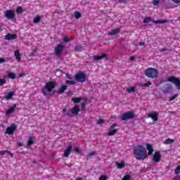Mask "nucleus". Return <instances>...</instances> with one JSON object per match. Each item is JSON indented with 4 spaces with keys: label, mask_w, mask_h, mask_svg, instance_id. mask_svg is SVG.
<instances>
[{
    "label": "nucleus",
    "mask_w": 180,
    "mask_h": 180,
    "mask_svg": "<svg viewBox=\"0 0 180 180\" xmlns=\"http://www.w3.org/2000/svg\"><path fill=\"white\" fill-rule=\"evenodd\" d=\"M148 117H150L153 122L158 121V113L153 112V113H149L148 115Z\"/></svg>",
    "instance_id": "17"
},
{
    "label": "nucleus",
    "mask_w": 180,
    "mask_h": 180,
    "mask_svg": "<svg viewBox=\"0 0 180 180\" xmlns=\"http://www.w3.org/2000/svg\"><path fill=\"white\" fill-rule=\"evenodd\" d=\"M174 4H180V0H172Z\"/></svg>",
    "instance_id": "55"
},
{
    "label": "nucleus",
    "mask_w": 180,
    "mask_h": 180,
    "mask_svg": "<svg viewBox=\"0 0 180 180\" xmlns=\"http://www.w3.org/2000/svg\"><path fill=\"white\" fill-rule=\"evenodd\" d=\"M95 154H96V151H93V152L89 153V155L91 157L92 155H95Z\"/></svg>",
    "instance_id": "54"
},
{
    "label": "nucleus",
    "mask_w": 180,
    "mask_h": 180,
    "mask_svg": "<svg viewBox=\"0 0 180 180\" xmlns=\"http://www.w3.org/2000/svg\"><path fill=\"white\" fill-rule=\"evenodd\" d=\"M174 173L178 175V174H180V165L175 169Z\"/></svg>",
    "instance_id": "40"
},
{
    "label": "nucleus",
    "mask_w": 180,
    "mask_h": 180,
    "mask_svg": "<svg viewBox=\"0 0 180 180\" xmlns=\"http://www.w3.org/2000/svg\"><path fill=\"white\" fill-rule=\"evenodd\" d=\"M24 75H25V73H20V74L18 75V77H19V78H22V77H24Z\"/></svg>",
    "instance_id": "58"
},
{
    "label": "nucleus",
    "mask_w": 180,
    "mask_h": 180,
    "mask_svg": "<svg viewBox=\"0 0 180 180\" xmlns=\"http://www.w3.org/2000/svg\"><path fill=\"white\" fill-rule=\"evenodd\" d=\"M75 78L77 82L82 83L86 81V75L83 72H79V73L76 74Z\"/></svg>",
    "instance_id": "5"
},
{
    "label": "nucleus",
    "mask_w": 180,
    "mask_h": 180,
    "mask_svg": "<svg viewBox=\"0 0 180 180\" xmlns=\"http://www.w3.org/2000/svg\"><path fill=\"white\" fill-rule=\"evenodd\" d=\"M14 56L17 60V61H20V51L19 50H17L14 52Z\"/></svg>",
    "instance_id": "21"
},
{
    "label": "nucleus",
    "mask_w": 180,
    "mask_h": 180,
    "mask_svg": "<svg viewBox=\"0 0 180 180\" xmlns=\"http://www.w3.org/2000/svg\"><path fill=\"white\" fill-rule=\"evenodd\" d=\"M175 142V140L171 139H167L165 141V144H172Z\"/></svg>",
    "instance_id": "28"
},
{
    "label": "nucleus",
    "mask_w": 180,
    "mask_h": 180,
    "mask_svg": "<svg viewBox=\"0 0 180 180\" xmlns=\"http://www.w3.org/2000/svg\"><path fill=\"white\" fill-rule=\"evenodd\" d=\"M63 50H64V45L59 44L56 46L54 51L55 56H60L61 53H63Z\"/></svg>",
    "instance_id": "7"
},
{
    "label": "nucleus",
    "mask_w": 180,
    "mask_h": 180,
    "mask_svg": "<svg viewBox=\"0 0 180 180\" xmlns=\"http://www.w3.org/2000/svg\"><path fill=\"white\" fill-rule=\"evenodd\" d=\"M134 154L136 160L143 161L147 158V149L141 145H138L134 147Z\"/></svg>",
    "instance_id": "1"
},
{
    "label": "nucleus",
    "mask_w": 180,
    "mask_h": 180,
    "mask_svg": "<svg viewBox=\"0 0 180 180\" xmlns=\"http://www.w3.org/2000/svg\"><path fill=\"white\" fill-rule=\"evenodd\" d=\"M144 74L148 78H151V79H155V78H158L160 72L157 69L154 68H148L145 70Z\"/></svg>",
    "instance_id": "3"
},
{
    "label": "nucleus",
    "mask_w": 180,
    "mask_h": 180,
    "mask_svg": "<svg viewBox=\"0 0 180 180\" xmlns=\"http://www.w3.org/2000/svg\"><path fill=\"white\" fill-rule=\"evenodd\" d=\"M167 82H172L177 89H180V79L175 76H172L167 78Z\"/></svg>",
    "instance_id": "6"
},
{
    "label": "nucleus",
    "mask_w": 180,
    "mask_h": 180,
    "mask_svg": "<svg viewBox=\"0 0 180 180\" xmlns=\"http://www.w3.org/2000/svg\"><path fill=\"white\" fill-rule=\"evenodd\" d=\"M146 148L148 150V155H151L154 153V149L153 148V145L150 143L146 144Z\"/></svg>",
    "instance_id": "19"
},
{
    "label": "nucleus",
    "mask_w": 180,
    "mask_h": 180,
    "mask_svg": "<svg viewBox=\"0 0 180 180\" xmlns=\"http://www.w3.org/2000/svg\"><path fill=\"white\" fill-rule=\"evenodd\" d=\"M160 51H161V53H164L165 51H171V50H169L167 47L161 49Z\"/></svg>",
    "instance_id": "44"
},
{
    "label": "nucleus",
    "mask_w": 180,
    "mask_h": 180,
    "mask_svg": "<svg viewBox=\"0 0 180 180\" xmlns=\"http://www.w3.org/2000/svg\"><path fill=\"white\" fill-rule=\"evenodd\" d=\"M15 109H16V104H14L13 106L10 107L7 111L6 112V116H9V115H12L13 112H15Z\"/></svg>",
    "instance_id": "16"
},
{
    "label": "nucleus",
    "mask_w": 180,
    "mask_h": 180,
    "mask_svg": "<svg viewBox=\"0 0 180 180\" xmlns=\"http://www.w3.org/2000/svg\"><path fill=\"white\" fill-rule=\"evenodd\" d=\"M72 101L75 103H79V102H81V98L74 97V98H72Z\"/></svg>",
    "instance_id": "33"
},
{
    "label": "nucleus",
    "mask_w": 180,
    "mask_h": 180,
    "mask_svg": "<svg viewBox=\"0 0 180 180\" xmlns=\"http://www.w3.org/2000/svg\"><path fill=\"white\" fill-rule=\"evenodd\" d=\"M71 94H72V91H68V92H67V94H68V95H71Z\"/></svg>",
    "instance_id": "61"
},
{
    "label": "nucleus",
    "mask_w": 180,
    "mask_h": 180,
    "mask_svg": "<svg viewBox=\"0 0 180 180\" xmlns=\"http://www.w3.org/2000/svg\"><path fill=\"white\" fill-rule=\"evenodd\" d=\"M162 92H164V94H168V92H171V87H170V86L163 89Z\"/></svg>",
    "instance_id": "35"
},
{
    "label": "nucleus",
    "mask_w": 180,
    "mask_h": 180,
    "mask_svg": "<svg viewBox=\"0 0 180 180\" xmlns=\"http://www.w3.org/2000/svg\"><path fill=\"white\" fill-rule=\"evenodd\" d=\"M122 180H131V177H130L129 175H125V176L123 177Z\"/></svg>",
    "instance_id": "43"
},
{
    "label": "nucleus",
    "mask_w": 180,
    "mask_h": 180,
    "mask_svg": "<svg viewBox=\"0 0 180 180\" xmlns=\"http://www.w3.org/2000/svg\"><path fill=\"white\" fill-rule=\"evenodd\" d=\"M117 167L120 169H122V168H124V162H117Z\"/></svg>",
    "instance_id": "29"
},
{
    "label": "nucleus",
    "mask_w": 180,
    "mask_h": 180,
    "mask_svg": "<svg viewBox=\"0 0 180 180\" xmlns=\"http://www.w3.org/2000/svg\"><path fill=\"white\" fill-rule=\"evenodd\" d=\"M66 77L68 78V79H72L71 77L70 76V75H66Z\"/></svg>",
    "instance_id": "60"
},
{
    "label": "nucleus",
    "mask_w": 180,
    "mask_h": 180,
    "mask_svg": "<svg viewBox=\"0 0 180 180\" xmlns=\"http://www.w3.org/2000/svg\"><path fill=\"white\" fill-rule=\"evenodd\" d=\"M15 95L14 91H9L6 96H4V99L6 101H11V99H13V96Z\"/></svg>",
    "instance_id": "18"
},
{
    "label": "nucleus",
    "mask_w": 180,
    "mask_h": 180,
    "mask_svg": "<svg viewBox=\"0 0 180 180\" xmlns=\"http://www.w3.org/2000/svg\"><path fill=\"white\" fill-rule=\"evenodd\" d=\"M63 41H65V43H68V41H70V38L68 37H65L63 38Z\"/></svg>",
    "instance_id": "49"
},
{
    "label": "nucleus",
    "mask_w": 180,
    "mask_h": 180,
    "mask_svg": "<svg viewBox=\"0 0 180 180\" xmlns=\"http://www.w3.org/2000/svg\"><path fill=\"white\" fill-rule=\"evenodd\" d=\"M120 32V28H115L112 30L110 32L108 33L110 36H114L115 34H117Z\"/></svg>",
    "instance_id": "20"
},
{
    "label": "nucleus",
    "mask_w": 180,
    "mask_h": 180,
    "mask_svg": "<svg viewBox=\"0 0 180 180\" xmlns=\"http://www.w3.org/2000/svg\"><path fill=\"white\" fill-rule=\"evenodd\" d=\"M160 4V0H153V5L157 6Z\"/></svg>",
    "instance_id": "50"
},
{
    "label": "nucleus",
    "mask_w": 180,
    "mask_h": 180,
    "mask_svg": "<svg viewBox=\"0 0 180 180\" xmlns=\"http://www.w3.org/2000/svg\"><path fill=\"white\" fill-rule=\"evenodd\" d=\"M68 86L67 85H63L60 89H59L57 91H53V94H58L59 95H62V94H64L65 91H67V89Z\"/></svg>",
    "instance_id": "13"
},
{
    "label": "nucleus",
    "mask_w": 180,
    "mask_h": 180,
    "mask_svg": "<svg viewBox=\"0 0 180 180\" xmlns=\"http://www.w3.org/2000/svg\"><path fill=\"white\" fill-rule=\"evenodd\" d=\"M75 18H76V19H79V18H81V13L76 11L75 13Z\"/></svg>",
    "instance_id": "39"
},
{
    "label": "nucleus",
    "mask_w": 180,
    "mask_h": 180,
    "mask_svg": "<svg viewBox=\"0 0 180 180\" xmlns=\"http://www.w3.org/2000/svg\"><path fill=\"white\" fill-rule=\"evenodd\" d=\"M19 147H22V143H18Z\"/></svg>",
    "instance_id": "64"
},
{
    "label": "nucleus",
    "mask_w": 180,
    "mask_h": 180,
    "mask_svg": "<svg viewBox=\"0 0 180 180\" xmlns=\"http://www.w3.org/2000/svg\"><path fill=\"white\" fill-rule=\"evenodd\" d=\"M153 83L151 82H148L147 83L141 84H139V86L141 88H148V86H151Z\"/></svg>",
    "instance_id": "23"
},
{
    "label": "nucleus",
    "mask_w": 180,
    "mask_h": 180,
    "mask_svg": "<svg viewBox=\"0 0 180 180\" xmlns=\"http://www.w3.org/2000/svg\"><path fill=\"white\" fill-rule=\"evenodd\" d=\"M18 38V35L16 34H7L5 36L6 40H15Z\"/></svg>",
    "instance_id": "15"
},
{
    "label": "nucleus",
    "mask_w": 180,
    "mask_h": 180,
    "mask_svg": "<svg viewBox=\"0 0 180 180\" xmlns=\"http://www.w3.org/2000/svg\"><path fill=\"white\" fill-rule=\"evenodd\" d=\"M83 49H84V47L81 45H76L75 49V51H82V50Z\"/></svg>",
    "instance_id": "32"
},
{
    "label": "nucleus",
    "mask_w": 180,
    "mask_h": 180,
    "mask_svg": "<svg viewBox=\"0 0 180 180\" xmlns=\"http://www.w3.org/2000/svg\"><path fill=\"white\" fill-rule=\"evenodd\" d=\"M128 0H118V4H127Z\"/></svg>",
    "instance_id": "48"
},
{
    "label": "nucleus",
    "mask_w": 180,
    "mask_h": 180,
    "mask_svg": "<svg viewBox=\"0 0 180 180\" xmlns=\"http://www.w3.org/2000/svg\"><path fill=\"white\" fill-rule=\"evenodd\" d=\"M150 20H151V18H146L145 19H143V23H148Z\"/></svg>",
    "instance_id": "46"
},
{
    "label": "nucleus",
    "mask_w": 180,
    "mask_h": 180,
    "mask_svg": "<svg viewBox=\"0 0 180 180\" xmlns=\"http://www.w3.org/2000/svg\"><path fill=\"white\" fill-rule=\"evenodd\" d=\"M103 58L108 60V54L106 53H102L99 56H94L93 57L94 61H99V60H103Z\"/></svg>",
    "instance_id": "9"
},
{
    "label": "nucleus",
    "mask_w": 180,
    "mask_h": 180,
    "mask_svg": "<svg viewBox=\"0 0 180 180\" xmlns=\"http://www.w3.org/2000/svg\"><path fill=\"white\" fill-rule=\"evenodd\" d=\"M136 59V57L134 56H130V61H133Z\"/></svg>",
    "instance_id": "57"
},
{
    "label": "nucleus",
    "mask_w": 180,
    "mask_h": 180,
    "mask_svg": "<svg viewBox=\"0 0 180 180\" xmlns=\"http://www.w3.org/2000/svg\"><path fill=\"white\" fill-rule=\"evenodd\" d=\"M65 84H68L69 85H75L76 82L74 80H66Z\"/></svg>",
    "instance_id": "36"
},
{
    "label": "nucleus",
    "mask_w": 180,
    "mask_h": 180,
    "mask_svg": "<svg viewBox=\"0 0 180 180\" xmlns=\"http://www.w3.org/2000/svg\"><path fill=\"white\" fill-rule=\"evenodd\" d=\"M34 144V140L33 139V137H30L28 141H27V146L32 147Z\"/></svg>",
    "instance_id": "24"
},
{
    "label": "nucleus",
    "mask_w": 180,
    "mask_h": 180,
    "mask_svg": "<svg viewBox=\"0 0 180 180\" xmlns=\"http://www.w3.org/2000/svg\"><path fill=\"white\" fill-rule=\"evenodd\" d=\"M74 151H76V153H78V154H81V150L79 149V148H75Z\"/></svg>",
    "instance_id": "51"
},
{
    "label": "nucleus",
    "mask_w": 180,
    "mask_h": 180,
    "mask_svg": "<svg viewBox=\"0 0 180 180\" xmlns=\"http://www.w3.org/2000/svg\"><path fill=\"white\" fill-rule=\"evenodd\" d=\"M127 91L129 94H131V92H136V87L131 86L130 88L127 89Z\"/></svg>",
    "instance_id": "31"
},
{
    "label": "nucleus",
    "mask_w": 180,
    "mask_h": 180,
    "mask_svg": "<svg viewBox=\"0 0 180 180\" xmlns=\"http://www.w3.org/2000/svg\"><path fill=\"white\" fill-rule=\"evenodd\" d=\"M98 180H108V176H105V175H101Z\"/></svg>",
    "instance_id": "42"
},
{
    "label": "nucleus",
    "mask_w": 180,
    "mask_h": 180,
    "mask_svg": "<svg viewBox=\"0 0 180 180\" xmlns=\"http://www.w3.org/2000/svg\"><path fill=\"white\" fill-rule=\"evenodd\" d=\"M16 13L18 15H20V13H23V8L22 6H18L16 9Z\"/></svg>",
    "instance_id": "30"
},
{
    "label": "nucleus",
    "mask_w": 180,
    "mask_h": 180,
    "mask_svg": "<svg viewBox=\"0 0 180 180\" xmlns=\"http://www.w3.org/2000/svg\"><path fill=\"white\" fill-rule=\"evenodd\" d=\"M5 61H6V60L4 58H0V64L5 63Z\"/></svg>",
    "instance_id": "53"
},
{
    "label": "nucleus",
    "mask_w": 180,
    "mask_h": 180,
    "mask_svg": "<svg viewBox=\"0 0 180 180\" xmlns=\"http://www.w3.org/2000/svg\"><path fill=\"white\" fill-rule=\"evenodd\" d=\"M63 112L64 115H65L66 116H71L70 110L67 112V108H63Z\"/></svg>",
    "instance_id": "34"
},
{
    "label": "nucleus",
    "mask_w": 180,
    "mask_h": 180,
    "mask_svg": "<svg viewBox=\"0 0 180 180\" xmlns=\"http://www.w3.org/2000/svg\"><path fill=\"white\" fill-rule=\"evenodd\" d=\"M5 84H6V79H5V78L0 79V86L5 85Z\"/></svg>",
    "instance_id": "37"
},
{
    "label": "nucleus",
    "mask_w": 180,
    "mask_h": 180,
    "mask_svg": "<svg viewBox=\"0 0 180 180\" xmlns=\"http://www.w3.org/2000/svg\"><path fill=\"white\" fill-rule=\"evenodd\" d=\"M81 106H82V110H85V106H86V103H82Z\"/></svg>",
    "instance_id": "47"
},
{
    "label": "nucleus",
    "mask_w": 180,
    "mask_h": 180,
    "mask_svg": "<svg viewBox=\"0 0 180 180\" xmlns=\"http://www.w3.org/2000/svg\"><path fill=\"white\" fill-rule=\"evenodd\" d=\"M146 44L143 41L139 42V46H145Z\"/></svg>",
    "instance_id": "56"
},
{
    "label": "nucleus",
    "mask_w": 180,
    "mask_h": 180,
    "mask_svg": "<svg viewBox=\"0 0 180 180\" xmlns=\"http://www.w3.org/2000/svg\"><path fill=\"white\" fill-rule=\"evenodd\" d=\"M116 133H117V129H115L112 130H110L108 133V136H115V134H116Z\"/></svg>",
    "instance_id": "26"
},
{
    "label": "nucleus",
    "mask_w": 180,
    "mask_h": 180,
    "mask_svg": "<svg viewBox=\"0 0 180 180\" xmlns=\"http://www.w3.org/2000/svg\"><path fill=\"white\" fill-rule=\"evenodd\" d=\"M8 77L11 79H15V78H16V75H15V73H13L12 72H10L8 73Z\"/></svg>",
    "instance_id": "27"
},
{
    "label": "nucleus",
    "mask_w": 180,
    "mask_h": 180,
    "mask_svg": "<svg viewBox=\"0 0 180 180\" xmlns=\"http://www.w3.org/2000/svg\"><path fill=\"white\" fill-rule=\"evenodd\" d=\"M134 117H136V115H134V113L132 112L131 111H128L122 114V115L121 116V120L127 122V120H130L131 119H134Z\"/></svg>",
    "instance_id": "4"
},
{
    "label": "nucleus",
    "mask_w": 180,
    "mask_h": 180,
    "mask_svg": "<svg viewBox=\"0 0 180 180\" xmlns=\"http://www.w3.org/2000/svg\"><path fill=\"white\" fill-rule=\"evenodd\" d=\"M70 112L74 116L78 115L79 112H81V109H79V106L77 105H75L74 108L70 109Z\"/></svg>",
    "instance_id": "12"
},
{
    "label": "nucleus",
    "mask_w": 180,
    "mask_h": 180,
    "mask_svg": "<svg viewBox=\"0 0 180 180\" xmlns=\"http://www.w3.org/2000/svg\"><path fill=\"white\" fill-rule=\"evenodd\" d=\"M117 124L116 123L112 124L110 127V129H115V127H117Z\"/></svg>",
    "instance_id": "52"
},
{
    "label": "nucleus",
    "mask_w": 180,
    "mask_h": 180,
    "mask_svg": "<svg viewBox=\"0 0 180 180\" xmlns=\"http://www.w3.org/2000/svg\"><path fill=\"white\" fill-rule=\"evenodd\" d=\"M103 123H105V120L100 119V120H97V124H103Z\"/></svg>",
    "instance_id": "45"
},
{
    "label": "nucleus",
    "mask_w": 180,
    "mask_h": 180,
    "mask_svg": "<svg viewBox=\"0 0 180 180\" xmlns=\"http://www.w3.org/2000/svg\"><path fill=\"white\" fill-rule=\"evenodd\" d=\"M8 153H11V151H9V150H0V155H5Z\"/></svg>",
    "instance_id": "41"
},
{
    "label": "nucleus",
    "mask_w": 180,
    "mask_h": 180,
    "mask_svg": "<svg viewBox=\"0 0 180 180\" xmlns=\"http://www.w3.org/2000/svg\"><path fill=\"white\" fill-rule=\"evenodd\" d=\"M16 129H18V126H16L15 124H12L11 127H7L6 129V133L9 135L13 134V131L16 130Z\"/></svg>",
    "instance_id": "8"
},
{
    "label": "nucleus",
    "mask_w": 180,
    "mask_h": 180,
    "mask_svg": "<svg viewBox=\"0 0 180 180\" xmlns=\"http://www.w3.org/2000/svg\"><path fill=\"white\" fill-rule=\"evenodd\" d=\"M176 98H178V94H174V95H173V96L169 99V102H172V101H174V99H176Z\"/></svg>",
    "instance_id": "38"
},
{
    "label": "nucleus",
    "mask_w": 180,
    "mask_h": 180,
    "mask_svg": "<svg viewBox=\"0 0 180 180\" xmlns=\"http://www.w3.org/2000/svg\"><path fill=\"white\" fill-rule=\"evenodd\" d=\"M40 20H41V16L40 15H37L35 18H34V20H33V23H39L40 22Z\"/></svg>",
    "instance_id": "25"
},
{
    "label": "nucleus",
    "mask_w": 180,
    "mask_h": 180,
    "mask_svg": "<svg viewBox=\"0 0 180 180\" xmlns=\"http://www.w3.org/2000/svg\"><path fill=\"white\" fill-rule=\"evenodd\" d=\"M153 160L154 161V162H160V161H161V152L160 151L155 152L153 158Z\"/></svg>",
    "instance_id": "11"
},
{
    "label": "nucleus",
    "mask_w": 180,
    "mask_h": 180,
    "mask_svg": "<svg viewBox=\"0 0 180 180\" xmlns=\"http://www.w3.org/2000/svg\"><path fill=\"white\" fill-rule=\"evenodd\" d=\"M167 22H168V20H158L153 21V22L155 23V25L164 24V23H167Z\"/></svg>",
    "instance_id": "22"
},
{
    "label": "nucleus",
    "mask_w": 180,
    "mask_h": 180,
    "mask_svg": "<svg viewBox=\"0 0 180 180\" xmlns=\"http://www.w3.org/2000/svg\"><path fill=\"white\" fill-rule=\"evenodd\" d=\"M68 167H69V168H71V167H72V164H68Z\"/></svg>",
    "instance_id": "63"
},
{
    "label": "nucleus",
    "mask_w": 180,
    "mask_h": 180,
    "mask_svg": "<svg viewBox=\"0 0 180 180\" xmlns=\"http://www.w3.org/2000/svg\"><path fill=\"white\" fill-rule=\"evenodd\" d=\"M7 154H10V156L11 157V158H13V153H7Z\"/></svg>",
    "instance_id": "59"
},
{
    "label": "nucleus",
    "mask_w": 180,
    "mask_h": 180,
    "mask_svg": "<svg viewBox=\"0 0 180 180\" xmlns=\"http://www.w3.org/2000/svg\"><path fill=\"white\" fill-rule=\"evenodd\" d=\"M5 17L8 20H12L15 18V12L13 10H7L5 12Z\"/></svg>",
    "instance_id": "10"
},
{
    "label": "nucleus",
    "mask_w": 180,
    "mask_h": 180,
    "mask_svg": "<svg viewBox=\"0 0 180 180\" xmlns=\"http://www.w3.org/2000/svg\"><path fill=\"white\" fill-rule=\"evenodd\" d=\"M71 151H72V145H70L69 146L67 147L64 152V157H70V154H71Z\"/></svg>",
    "instance_id": "14"
},
{
    "label": "nucleus",
    "mask_w": 180,
    "mask_h": 180,
    "mask_svg": "<svg viewBox=\"0 0 180 180\" xmlns=\"http://www.w3.org/2000/svg\"><path fill=\"white\" fill-rule=\"evenodd\" d=\"M75 180H82V177H78Z\"/></svg>",
    "instance_id": "62"
},
{
    "label": "nucleus",
    "mask_w": 180,
    "mask_h": 180,
    "mask_svg": "<svg viewBox=\"0 0 180 180\" xmlns=\"http://www.w3.org/2000/svg\"><path fill=\"white\" fill-rule=\"evenodd\" d=\"M56 86H57V82L54 81L46 82L45 86L41 89V92L44 96H47V92H51Z\"/></svg>",
    "instance_id": "2"
}]
</instances>
